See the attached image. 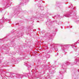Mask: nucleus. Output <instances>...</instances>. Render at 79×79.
Returning <instances> with one entry per match:
<instances>
[{"instance_id": "obj_14", "label": "nucleus", "mask_w": 79, "mask_h": 79, "mask_svg": "<svg viewBox=\"0 0 79 79\" xmlns=\"http://www.w3.org/2000/svg\"><path fill=\"white\" fill-rule=\"evenodd\" d=\"M12 77V79H15V78H16V77H15V76H13Z\"/></svg>"}, {"instance_id": "obj_6", "label": "nucleus", "mask_w": 79, "mask_h": 79, "mask_svg": "<svg viewBox=\"0 0 79 79\" xmlns=\"http://www.w3.org/2000/svg\"><path fill=\"white\" fill-rule=\"evenodd\" d=\"M5 20V18L4 17H3L2 18V20H1L0 21L1 23H3Z\"/></svg>"}, {"instance_id": "obj_12", "label": "nucleus", "mask_w": 79, "mask_h": 79, "mask_svg": "<svg viewBox=\"0 0 79 79\" xmlns=\"http://www.w3.org/2000/svg\"><path fill=\"white\" fill-rule=\"evenodd\" d=\"M24 63H25V65H26V66H27V67H28V65H27V63H26L25 62H24Z\"/></svg>"}, {"instance_id": "obj_27", "label": "nucleus", "mask_w": 79, "mask_h": 79, "mask_svg": "<svg viewBox=\"0 0 79 79\" xmlns=\"http://www.w3.org/2000/svg\"><path fill=\"white\" fill-rule=\"evenodd\" d=\"M15 54H16V53H15Z\"/></svg>"}, {"instance_id": "obj_25", "label": "nucleus", "mask_w": 79, "mask_h": 79, "mask_svg": "<svg viewBox=\"0 0 79 79\" xmlns=\"http://www.w3.org/2000/svg\"><path fill=\"white\" fill-rule=\"evenodd\" d=\"M72 14H73V13H72Z\"/></svg>"}, {"instance_id": "obj_20", "label": "nucleus", "mask_w": 79, "mask_h": 79, "mask_svg": "<svg viewBox=\"0 0 79 79\" xmlns=\"http://www.w3.org/2000/svg\"><path fill=\"white\" fill-rule=\"evenodd\" d=\"M1 41H2V39H0V42H1Z\"/></svg>"}, {"instance_id": "obj_19", "label": "nucleus", "mask_w": 79, "mask_h": 79, "mask_svg": "<svg viewBox=\"0 0 79 79\" xmlns=\"http://www.w3.org/2000/svg\"><path fill=\"white\" fill-rule=\"evenodd\" d=\"M13 73H12V74H11L10 77H11L12 76V75H13Z\"/></svg>"}, {"instance_id": "obj_23", "label": "nucleus", "mask_w": 79, "mask_h": 79, "mask_svg": "<svg viewBox=\"0 0 79 79\" xmlns=\"http://www.w3.org/2000/svg\"><path fill=\"white\" fill-rule=\"evenodd\" d=\"M8 19H6V20H7Z\"/></svg>"}, {"instance_id": "obj_16", "label": "nucleus", "mask_w": 79, "mask_h": 79, "mask_svg": "<svg viewBox=\"0 0 79 79\" xmlns=\"http://www.w3.org/2000/svg\"><path fill=\"white\" fill-rule=\"evenodd\" d=\"M52 68H55V65H52Z\"/></svg>"}, {"instance_id": "obj_3", "label": "nucleus", "mask_w": 79, "mask_h": 79, "mask_svg": "<svg viewBox=\"0 0 79 79\" xmlns=\"http://www.w3.org/2000/svg\"><path fill=\"white\" fill-rule=\"evenodd\" d=\"M6 46H5V45H3L2 47L0 46V49L1 50H6Z\"/></svg>"}, {"instance_id": "obj_10", "label": "nucleus", "mask_w": 79, "mask_h": 79, "mask_svg": "<svg viewBox=\"0 0 79 79\" xmlns=\"http://www.w3.org/2000/svg\"><path fill=\"white\" fill-rule=\"evenodd\" d=\"M46 57L47 58H48L50 57V55L48 54L46 55Z\"/></svg>"}, {"instance_id": "obj_21", "label": "nucleus", "mask_w": 79, "mask_h": 79, "mask_svg": "<svg viewBox=\"0 0 79 79\" xmlns=\"http://www.w3.org/2000/svg\"><path fill=\"white\" fill-rule=\"evenodd\" d=\"M18 7L19 9V5H18Z\"/></svg>"}, {"instance_id": "obj_11", "label": "nucleus", "mask_w": 79, "mask_h": 79, "mask_svg": "<svg viewBox=\"0 0 79 79\" xmlns=\"http://www.w3.org/2000/svg\"><path fill=\"white\" fill-rule=\"evenodd\" d=\"M3 27V25L2 24L0 23V29H1V28H2V27Z\"/></svg>"}, {"instance_id": "obj_2", "label": "nucleus", "mask_w": 79, "mask_h": 79, "mask_svg": "<svg viewBox=\"0 0 79 79\" xmlns=\"http://www.w3.org/2000/svg\"><path fill=\"white\" fill-rule=\"evenodd\" d=\"M68 63H67L66 64L65 63H64L62 64V65L61 66V69H63V71H64V72H59V73H60V74H61V73H64L65 72V71H66V67L67 66H68V65H69V64H68Z\"/></svg>"}, {"instance_id": "obj_8", "label": "nucleus", "mask_w": 79, "mask_h": 79, "mask_svg": "<svg viewBox=\"0 0 79 79\" xmlns=\"http://www.w3.org/2000/svg\"><path fill=\"white\" fill-rule=\"evenodd\" d=\"M23 76H25V77H28V74L27 73H24L23 74Z\"/></svg>"}, {"instance_id": "obj_15", "label": "nucleus", "mask_w": 79, "mask_h": 79, "mask_svg": "<svg viewBox=\"0 0 79 79\" xmlns=\"http://www.w3.org/2000/svg\"><path fill=\"white\" fill-rule=\"evenodd\" d=\"M49 39H52V36H49Z\"/></svg>"}, {"instance_id": "obj_5", "label": "nucleus", "mask_w": 79, "mask_h": 79, "mask_svg": "<svg viewBox=\"0 0 79 79\" xmlns=\"http://www.w3.org/2000/svg\"><path fill=\"white\" fill-rule=\"evenodd\" d=\"M77 61H79V60L77 59H75V61L72 64V65H74V64H76L77 63Z\"/></svg>"}, {"instance_id": "obj_7", "label": "nucleus", "mask_w": 79, "mask_h": 79, "mask_svg": "<svg viewBox=\"0 0 79 79\" xmlns=\"http://www.w3.org/2000/svg\"><path fill=\"white\" fill-rule=\"evenodd\" d=\"M65 17H67L68 18L69 17H70V16H71V15L69 14H66V15H65Z\"/></svg>"}, {"instance_id": "obj_26", "label": "nucleus", "mask_w": 79, "mask_h": 79, "mask_svg": "<svg viewBox=\"0 0 79 79\" xmlns=\"http://www.w3.org/2000/svg\"><path fill=\"white\" fill-rule=\"evenodd\" d=\"M71 64V63H70V64Z\"/></svg>"}, {"instance_id": "obj_22", "label": "nucleus", "mask_w": 79, "mask_h": 79, "mask_svg": "<svg viewBox=\"0 0 79 79\" xmlns=\"http://www.w3.org/2000/svg\"><path fill=\"white\" fill-rule=\"evenodd\" d=\"M74 15H76V14L74 13Z\"/></svg>"}, {"instance_id": "obj_9", "label": "nucleus", "mask_w": 79, "mask_h": 79, "mask_svg": "<svg viewBox=\"0 0 79 79\" xmlns=\"http://www.w3.org/2000/svg\"><path fill=\"white\" fill-rule=\"evenodd\" d=\"M23 77V75H19V77L20 78H22Z\"/></svg>"}, {"instance_id": "obj_18", "label": "nucleus", "mask_w": 79, "mask_h": 79, "mask_svg": "<svg viewBox=\"0 0 79 79\" xmlns=\"http://www.w3.org/2000/svg\"><path fill=\"white\" fill-rule=\"evenodd\" d=\"M2 79H7L6 77H4Z\"/></svg>"}, {"instance_id": "obj_24", "label": "nucleus", "mask_w": 79, "mask_h": 79, "mask_svg": "<svg viewBox=\"0 0 79 79\" xmlns=\"http://www.w3.org/2000/svg\"><path fill=\"white\" fill-rule=\"evenodd\" d=\"M20 5H22V4H20Z\"/></svg>"}, {"instance_id": "obj_17", "label": "nucleus", "mask_w": 79, "mask_h": 79, "mask_svg": "<svg viewBox=\"0 0 79 79\" xmlns=\"http://www.w3.org/2000/svg\"><path fill=\"white\" fill-rule=\"evenodd\" d=\"M55 50H56V51H58V49L57 48H55Z\"/></svg>"}, {"instance_id": "obj_4", "label": "nucleus", "mask_w": 79, "mask_h": 79, "mask_svg": "<svg viewBox=\"0 0 79 79\" xmlns=\"http://www.w3.org/2000/svg\"><path fill=\"white\" fill-rule=\"evenodd\" d=\"M17 60H18V59H17L15 57H13L12 58V63H14V62L17 61Z\"/></svg>"}, {"instance_id": "obj_1", "label": "nucleus", "mask_w": 79, "mask_h": 79, "mask_svg": "<svg viewBox=\"0 0 79 79\" xmlns=\"http://www.w3.org/2000/svg\"><path fill=\"white\" fill-rule=\"evenodd\" d=\"M70 45L72 47V48H74V50L75 52H76L77 51V48H76V47H75V44H73L71 45H63V47L62 48V50H64L65 49H67V47H68Z\"/></svg>"}, {"instance_id": "obj_13", "label": "nucleus", "mask_w": 79, "mask_h": 79, "mask_svg": "<svg viewBox=\"0 0 79 79\" xmlns=\"http://www.w3.org/2000/svg\"><path fill=\"white\" fill-rule=\"evenodd\" d=\"M40 9L41 10H44V7H41Z\"/></svg>"}, {"instance_id": "obj_28", "label": "nucleus", "mask_w": 79, "mask_h": 79, "mask_svg": "<svg viewBox=\"0 0 79 79\" xmlns=\"http://www.w3.org/2000/svg\"><path fill=\"white\" fill-rule=\"evenodd\" d=\"M73 16H74V15H73Z\"/></svg>"}]
</instances>
